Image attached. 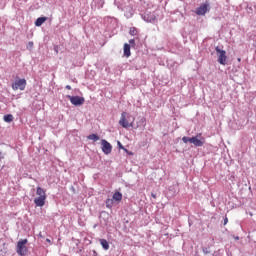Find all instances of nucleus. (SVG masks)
Wrapping results in <instances>:
<instances>
[{
	"instance_id": "1",
	"label": "nucleus",
	"mask_w": 256,
	"mask_h": 256,
	"mask_svg": "<svg viewBox=\"0 0 256 256\" xmlns=\"http://www.w3.org/2000/svg\"><path fill=\"white\" fill-rule=\"evenodd\" d=\"M36 195L38 196L34 199L36 207H43L45 205V201L47 200V194L45 193L43 188L38 186L36 188Z\"/></svg>"
},
{
	"instance_id": "2",
	"label": "nucleus",
	"mask_w": 256,
	"mask_h": 256,
	"mask_svg": "<svg viewBox=\"0 0 256 256\" xmlns=\"http://www.w3.org/2000/svg\"><path fill=\"white\" fill-rule=\"evenodd\" d=\"M198 137H201V134L191 138L184 136L182 141L183 143H192L195 147H203L205 145V138L199 139Z\"/></svg>"
},
{
	"instance_id": "3",
	"label": "nucleus",
	"mask_w": 256,
	"mask_h": 256,
	"mask_svg": "<svg viewBox=\"0 0 256 256\" xmlns=\"http://www.w3.org/2000/svg\"><path fill=\"white\" fill-rule=\"evenodd\" d=\"M27 243L29 241L27 239H21L17 242L16 253L20 256H25L29 253V248H27Z\"/></svg>"
},
{
	"instance_id": "4",
	"label": "nucleus",
	"mask_w": 256,
	"mask_h": 256,
	"mask_svg": "<svg viewBox=\"0 0 256 256\" xmlns=\"http://www.w3.org/2000/svg\"><path fill=\"white\" fill-rule=\"evenodd\" d=\"M133 123H135V118L132 119L131 122L127 119V112H122L121 118L119 120V125L124 129H128V127H132Z\"/></svg>"
},
{
	"instance_id": "5",
	"label": "nucleus",
	"mask_w": 256,
	"mask_h": 256,
	"mask_svg": "<svg viewBox=\"0 0 256 256\" xmlns=\"http://www.w3.org/2000/svg\"><path fill=\"white\" fill-rule=\"evenodd\" d=\"M215 51L218 55V63H220V65H227V52L221 50L218 46L215 48Z\"/></svg>"
},
{
	"instance_id": "6",
	"label": "nucleus",
	"mask_w": 256,
	"mask_h": 256,
	"mask_svg": "<svg viewBox=\"0 0 256 256\" xmlns=\"http://www.w3.org/2000/svg\"><path fill=\"white\" fill-rule=\"evenodd\" d=\"M25 87H27V80L25 79H18V80H15L14 83H12L13 91H18V89L20 91H25Z\"/></svg>"
},
{
	"instance_id": "7",
	"label": "nucleus",
	"mask_w": 256,
	"mask_h": 256,
	"mask_svg": "<svg viewBox=\"0 0 256 256\" xmlns=\"http://www.w3.org/2000/svg\"><path fill=\"white\" fill-rule=\"evenodd\" d=\"M67 99H69L70 103H72V105H75V107H80V105H83V103H85V98L81 96L67 95Z\"/></svg>"
},
{
	"instance_id": "8",
	"label": "nucleus",
	"mask_w": 256,
	"mask_h": 256,
	"mask_svg": "<svg viewBox=\"0 0 256 256\" xmlns=\"http://www.w3.org/2000/svg\"><path fill=\"white\" fill-rule=\"evenodd\" d=\"M102 151L105 155H110L111 151H113V146L107 140H101Z\"/></svg>"
},
{
	"instance_id": "9",
	"label": "nucleus",
	"mask_w": 256,
	"mask_h": 256,
	"mask_svg": "<svg viewBox=\"0 0 256 256\" xmlns=\"http://www.w3.org/2000/svg\"><path fill=\"white\" fill-rule=\"evenodd\" d=\"M205 13H207V4H202L197 8L196 15H205Z\"/></svg>"
},
{
	"instance_id": "10",
	"label": "nucleus",
	"mask_w": 256,
	"mask_h": 256,
	"mask_svg": "<svg viewBox=\"0 0 256 256\" xmlns=\"http://www.w3.org/2000/svg\"><path fill=\"white\" fill-rule=\"evenodd\" d=\"M124 56L131 57V46L127 43L124 44Z\"/></svg>"
},
{
	"instance_id": "11",
	"label": "nucleus",
	"mask_w": 256,
	"mask_h": 256,
	"mask_svg": "<svg viewBox=\"0 0 256 256\" xmlns=\"http://www.w3.org/2000/svg\"><path fill=\"white\" fill-rule=\"evenodd\" d=\"M45 21H47V17H39L35 21V26L41 27V25H43V23H45Z\"/></svg>"
},
{
	"instance_id": "12",
	"label": "nucleus",
	"mask_w": 256,
	"mask_h": 256,
	"mask_svg": "<svg viewBox=\"0 0 256 256\" xmlns=\"http://www.w3.org/2000/svg\"><path fill=\"white\" fill-rule=\"evenodd\" d=\"M100 245L105 251H109V242L106 239H100Z\"/></svg>"
},
{
	"instance_id": "13",
	"label": "nucleus",
	"mask_w": 256,
	"mask_h": 256,
	"mask_svg": "<svg viewBox=\"0 0 256 256\" xmlns=\"http://www.w3.org/2000/svg\"><path fill=\"white\" fill-rule=\"evenodd\" d=\"M122 199H123V194H121V192H115L113 194L114 201H122Z\"/></svg>"
},
{
	"instance_id": "14",
	"label": "nucleus",
	"mask_w": 256,
	"mask_h": 256,
	"mask_svg": "<svg viewBox=\"0 0 256 256\" xmlns=\"http://www.w3.org/2000/svg\"><path fill=\"white\" fill-rule=\"evenodd\" d=\"M88 139H89L90 141H99V136H98L97 134H90V135L88 136Z\"/></svg>"
},
{
	"instance_id": "15",
	"label": "nucleus",
	"mask_w": 256,
	"mask_h": 256,
	"mask_svg": "<svg viewBox=\"0 0 256 256\" xmlns=\"http://www.w3.org/2000/svg\"><path fill=\"white\" fill-rule=\"evenodd\" d=\"M4 121L6 123H11V121H13V115H11V114L5 115L4 116Z\"/></svg>"
},
{
	"instance_id": "16",
	"label": "nucleus",
	"mask_w": 256,
	"mask_h": 256,
	"mask_svg": "<svg viewBox=\"0 0 256 256\" xmlns=\"http://www.w3.org/2000/svg\"><path fill=\"white\" fill-rule=\"evenodd\" d=\"M106 207L108 209H111V207H113V200L112 199H107L106 200Z\"/></svg>"
},
{
	"instance_id": "17",
	"label": "nucleus",
	"mask_w": 256,
	"mask_h": 256,
	"mask_svg": "<svg viewBox=\"0 0 256 256\" xmlns=\"http://www.w3.org/2000/svg\"><path fill=\"white\" fill-rule=\"evenodd\" d=\"M130 35H132V37H135V35H137V28L131 27L130 28Z\"/></svg>"
},
{
	"instance_id": "18",
	"label": "nucleus",
	"mask_w": 256,
	"mask_h": 256,
	"mask_svg": "<svg viewBox=\"0 0 256 256\" xmlns=\"http://www.w3.org/2000/svg\"><path fill=\"white\" fill-rule=\"evenodd\" d=\"M3 159H5L3 157V153L0 151V167H3Z\"/></svg>"
},
{
	"instance_id": "19",
	"label": "nucleus",
	"mask_w": 256,
	"mask_h": 256,
	"mask_svg": "<svg viewBox=\"0 0 256 256\" xmlns=\"http://www.w3.org/2000/svg\"><path fill=\"white\" fill-rule=\"evenodd\" d=\"M203 253H204V255H209V253H211V251H209L208 248H203Z\"/></svg>"
},
{
	"instance_id": "20",
	"label": "nucleus",
	"mask_w": 256,
	"mask_h": 256,
	"mask_svg": "<svg viewBox=\"0 0 256 256\" xmlns=\"http://www.w3.org/2000/svg\"><path fill=\"white\" fill-rule=\"evenodd\" d=\"M146 21H148L149 23H151V21H155V16H152L150 19H146Z\"/></svg>"
},
{
	"instance_id": "21",
	"label": "nucleus",
	"mask_w": 256,
	"mask_h": 256,
	"mask_svg": "<svg viewBox=\"0 0 256 256\" xmlns=\"http://www.w3.org/2000/svg\"><path fill=\"white\" fill-rule=\"evenodd\" d=\"M118 147H119V149H122L123 151H124V147H123V144H121L119 141H118Z\"/></svg>"
},
{
	"instance_id": "22",
	"label": "nucleus",
	"mask_w": 256,
	"mask_h": 256,
	"mask_svg": "<svg viewBox=\"0 0 256 256\" xmlns=\"http://www.w3.org/2000/svg\"><path fill=\"white\" fill-rule=\"evenodd\" d=\"M125 153H127V155H133V152L128 151L126 148L124 149Z\"/></svg>"
},
{
	"instance_id": "23",
	"label": "nucleus",
	"mask_w": 256,
	"mask_h": 256,
	"mask_svg": "<svg viewBox=\"0 0 256 256\" xmlns=\"http://www.w3.org/2000/svg\"><path fill=\"white\" fill-rule=\"evenodd\" d=\"M129 43H130V45H135V39H130Z\"/></svg>"
},
{
	"instance_id": "24",
	"label": "nucleus",
	"mask_w": 256,
	"mask_h": 256,
	"mask_svg": "<svg viewBox=\"0 0 256 256\" xmlns=\"http://www.w3.org/2000/svg\"><path fill=\"white\" fill-rule=\"evenodd\" d=\"M227 223H229V219L227 217H225L224 219V225H227Z\"/></svg>"
},
{
	"instance_id": "25",
	"label": "nucleus",
	"mask_w": 256,
	"mask_h": 256,
	"mask_svg": "<svg viewBox=\"0 0 256 256\" xmlns=\"http://www.w3.org/2000/svg\"><path fill=\"white\" fill-rule=\"evenodd\" d=\"M66 89H68V91H71V85H66Z\"/></svg>"
},
{
	"instance_id": "26",
	"label": "nucleus",
	"mask_w": 256,
	"mask_h": 256,
	"mask_svg": "<svg viewBox=\"0 0 256 256\" xmlns=\"http://www.w3.org/2000/svg\"><path fill=\"white\" fill-rule=\"evenodd\" d=\"M151 197H153V199H157V195H155V194H151Z\"/></svg>"
},
{
	"instance_id": "27",
	"label": "nucleus",
	"mask_w": 256,
	"mask_h": 256,
	"mask_svg": "<svg viewBox=\"0 0 256 256\" xmlns=\"http://www.w3.org/2000/svg\"><path fill=\"white\" fill-rule=\"evenodd\" d=\"M29 47H33V42L28 43Z\"/></svg>"
},
{
	"instance_id": "28",
	"label": "nucleus",
	"mask_w": 256,
	"mask_h": 256,
	"mask_svg": "<svg viewBox=\"0 0 256 256\" xmlns=\"http://www.w3.org/2000/svg\"><path fill=\"white\" fill-rule=\"evenodd\" d=\"M47 243H51V240L49 238L46 239Z\"/></svg>"
},
{
	"instance_id": "29",
	"label": "nucleus",
	"mask_w": 256,
	"mask_h": 256,
	"mask_svg": "<svg viewBox=\"0 0 256 256\" xmlns=\"http://www.w3.org/2000/svg\"><path fill=\"white\" fill-rule=\"evenodd\" d=\"M238 61L241 62V58H238Z\"/></svg>"
},
{
	"instance_id": "30",
	"label": "nucleus",
	"mask_w": 256,
	"mask_h": 256,
	"mask_svg": "<svg viewBox=\"0 0 256 256\" xmlns=\"http://www.w3.org/2000/svg\"><path fill=\"white\" fill-rule=\"evenodd\" d=\"M131 118V116H128V119H130Z\"/></svg>"
}]
</instances>
